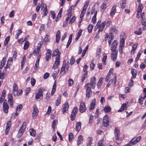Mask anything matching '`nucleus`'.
<instances>
[{"label": "nucleus", "mask_w": 146, "mask_h": 146, "mask_svg": "<svg viewBox=\"0 0 146 146\" xmlns=\"http://www.w3.org/2000/svg\"><path fill=\"white\" fill-rule=\"evenodd\" d=\"M135 33L137 35H139L141 34V28H139L138 29V31H136L135 32Z\"/></svg>", "instance_id": "obj_53"}, {"label": "nucleus", "mask_w": 146, "mask_h": 146, "mask_svg": "<svg viewBox=\"0 0 146 146\" xmlns=\"http://www.w3.org/2000/svg\"><path fill=\"white\" fill-rule=\"evenodd\" d=\"M89 1H88L85 3L84 5L83 9H84L86 10V9L87 8L89 4Z\"/></svg>", "instance_id": "obj_59"}, {"label": "nucleus", "mask_w": 146, "mask_h": 146, "mask_svg": "<svg viewBox=\"0 0 146 146\" xmlns=\"http://www.w3.org/2000/svg\"><path fill=\"white\" fill-rule=\"evenodd\" d=\"M103 124L104 126L107 127L108 125L109 119L108 115H106L104 118L103 119Z\"/></svg>", "instance_id": "obj_13"}, {"label": "nucleus", "mask_w": 146, "mask_h": 146, "mask_svg": "<svg viewBox=\"0 0 146 146\" xmlns=\"http://www.w3.org/2000/svg\"><path fill=\"white\" fill-rule=\"evenodd\" d=\"M60 53L58 49H56L53 52L52 54V57L56 56V58L55 62L54 63L52 68L55 70L58 68L60 63Z\"/></svg>", "instance_id": "obj_1"}, {"label": "nucleus", "mask_w": 146, "mask_h": 146, "mask_svg": "<svg viewBox=\"0 0 146 146\" xmlns=\"http://www.w3.org/2000/svg\"><path fill=\"white\" fill-rule=\"evenodd\" d=\"M96 80V78L95 77L92 78L90 79V85L92 89H94L96 85V83L95 82Z\"/></svg>", "instance_id": "obj_11"}, {"label": "nucleus", "mask_w": 146, "mask_h": 146, "mask_svg": "<svg viewBox=\"0 0 146 146\" xmlns=\"http://www.w3.org/2000/svg\"><path fill=\"white\" fill-rule=\"evenodd\" d=\"M42 88H40L38 90V92L37 93L36 95L35 98L36 99H38L41 97H42L43 93L42 92Z\"/></svg>", "instance_id": "obj_16"}, {"label": "nucleus", "mask_w": 146, "mask_h": 146, "mask_svg": "<svg viewBox=\"0 0 146 146\" xmlns=\"http://www.w3.org/2000/svg\"><path fill=\"white\" fill-rule=\"evenodd\" d=\"M87 72H86L85 73H84L83 75L82 76V77L81 80L82 82H83L85 80L86 78L87 77Z\"/></svg>", "instance_id": "obj_47"}, {"label": "nucleus", "mask_w": 146, "mask_h": 146, "mask_svg": "<svg viewBox=\"0 0 146 146\" xmlns=\"http://www.w3.org/2000/svg\"><path fill=\"white\" fill-rule=\"evenodd\" d=\"M40 58V56H38L37 57V60L36 61V62L35 65V68H36L38 67L39 65V62Z\"/></svg>", "instance_id": "obj_39"}, {"label": "nucleus", "mask_w": 146, "mask_h": 146, "mask_svg": "<svg viewBox=\"0 0 146 146\" xmlns=\"http://www.w3.org/2000/svg\"><path fill=\"white\" fill-rule=\"evenodd\" d=\"M78 110V108L76 107H74L73 108L71 115V120H73L75 118L76 114L77 113Z\"/></svg>", "instance_id": "obj_4"}, {"label": "nucleus", "mask_w": 146, "mask_h": 146, "mask_svg": "<svg viewBox=\"0 0 146 146\" xmlns=\"http://www.w3.org/2000/svg\"><path fill=\"white\" fill-rule=\"evenodd\" d=\"M29 46V42L28 41H26L25 43L24 46V49L26 50L28 48Z\"/></svg>", "instance_id": "obj_36"}, {"label": "nucleus", "mask_w": 146, "mask_h": 146, "mask_svg": "<svg viewBox=\"0 0 146 146\" xmlns=\"http://www.w3.org/2000/svg\"><path fill=\"white\" fill-rule=\"evenodd\" d=\"M104 143L103 139H102L99 141L98 143V146H103Z\"/></svg>", "instance_id": "obj_57"}, {"label": "nucleus", "mask_w": 146, "mask_h": 146, "mask_svg": "<svg viewBox=\"0 0 146 146\" xmlns=\"http://www.w3.org/2000/svg\"><path fill=\"white\" fill-rule=\"evenodd\" d=\"M107 5L105 3H103L101 6L100 8L101 10H105L106 8Z\"/></svg>", "instance_id": "obj_48"}, {"label": "nucleus", "mask_w": 146, "mask_h": 146, "mask_svg": "<svg viewBox=\"0 0 146 146\" xmlns=\"http://www.w3.org/2000/svg\"><path fill=\"white\" fill-rule=\"evenodd\" d=\"M8 102L10 106H12V102L13 101V98L12 94L11 93H9L8 96Z\"/></svg>", "instance_id": "obj_20"}, {"label": "nucleus", "mask_w": 146, "mask_h": 146, "mask_svg": "<svg viewBox=\"0 0 146 146\" xmlns=\"http://www.w3.org/2000/svg\"><path fill=\"white\" fill-rule=\"evenodd\" d=\"M43 12V14L42 15V17H43L44 16L46 15L48 13L47 7L46 6L45 7Z\"/></svg>", "instance_id": "obj_43"}, {"label": "nucleus", "mask_w": 146, "mask_h": 146, "mask_svg": "<svg viewBox=\"0 0 146 146\" xmlns=\"http://www.w3.org/2000/svg\"><path fill=\"white\" fill-rule=\"evenodd\" d=\"M38 110L36 105H34L33 106V117L34 119L36 118L38 114Z\"/></svg>", "instance_id": "obj_7"}, {"label": "nucleus", "mask_w": 146, "mask_h": 146, "mask_svg": "<svg viewBox=\"0 0 146 146\" xmlns=\"http://www.w3.org/2000/svg\"><path fill=\"white\" fill-rule=\"evenodd\" d=\"M142 52H139L137 54V57L135 59V61H137L138 60L139 58L140 57V56Z\"/></svg>", "instance_id": "obj_63"}, {"label": "nucleus", "mask_w": 146, "mask_h": 146, "mask_svg": "<svg viewBox=\"0 0 146 146\" xmlns=\"http://www.w3.org/2000/svg\"><path fill=\"white\" fill-rule=\"evenodd\" d=\"M143 8V6L142 4L141 3H140L137 9V12H138V13H141Z\"/></svg>", "instance_id": "obj_35"}, {"label": "nucleus", "mask_w": 146, "mask_h": 146, "mask_svg": "<svg viewBox=\"0 0 146 146\" xmlns=\"http://www.w3.org/2000/svg\"><path fill=\"white\" fill-rule=\"evenodd\" d=\"M131 73L132 75V76L131 77V79H134L135 78L137 75V71L136 70L132 69L131 70Z\"/></svg>", "instance_id": "obj_26"}, {"label": "nucleus", "mask_w": 146, "mask_h": 146, "mask_svg": "<svg viewBox=\"0 0 146 146\" xmlns=\"http://www.w3.org/2000/svg\"><path fill=\"white\" fill-rule=\"evenodd\" d=\"M29 132L31 136L34 137L35 136L36 131L33 128H31L30 129Z\"/></svg>", "instance_id": "obj_30"}, {"label": "nucleus", "mask_w": 146, "mask_h": 146, "mask_svg": "<svg viewBox=\"0 0 146 146\" xmlns=\"http://www.w3.org/2000/svg\"><path fill=\"white\" fill-rule=\"evenodd\" d=\"M23 107L22 105H20L18 106H17L16 108V111H19L21 110Z\"/></svg>", "instance_id": "obj_61"}, {"label": "nucleus", "mask_w": 146, "mask_h": 146, "mask_svg": "<svg viewBox=\"0 0 146 146\" xmlns=\"http://www.w3.org/2000/svg\"><path fill=\"white\" fill-rule=\"evenodd\" d=\"M96 15H96V14L95 13L92 19V22L93 23H94L96 22Z\"/></svg>", "instance_id": "obj_55"}, {"label": "nucleus", "mask_w": 146, "mask_h": 146, "mask_svg": "<svg viewBox=\"0 0 146 146\" xmlns=\"http://www.w3.org/2000/svg\"><path fill=\"white\" fill-rule=\"evenodd\" d=\"M88 48V45H87L86 46V47L85 49L83 50V52L82 53V57H83L85 54V53L87 50Z\"/></svg>", "instance_id": "obj_45"}, {"label": "nucleus", "mask_w": 146, "mask_h": 146, "mask_svg": "<svg viewBox=\"0 0 146 146\" xmlns=\"http://www.w3.org/2000/svg\"><path fill=\"white\" fill-rule=\"evenodd\" d=\"M90 84L89 83L86 84L85 87H87L86 90V96L87 98H89L92 95V91L91 88L89 87Z\"/></svg>", "instance_id": "obj_2"}, {"label": "nucleus", "mask_w": 146, "mask_h": 146, "mask_svg": "<svg viewBox=\"0 0 146 146\" xmlns=\"http://www.w3.org/2000/svg\"><path fill=\"white\" fill-rule=\"evenodd\" d=\"M69 106L68 103L67 102H66L64 103V107L62 110V112L63 113H64L66 112V111L68 109Z\"/></svg>", "instance_id": "obj_24"}, {"label": "nucleus", "mask_w": 146, "mask_h": 146, "mask_svg": "<svg viewBox=\"0 0 146 146\" xmlns=\"http://www.w3.org/2000/svg\"><path fill=\"white\" fill-rule=\"evenodd\" d=\"M40 46H37V48L36 50L35 49L33 51V54L35 56H40L41 57V54L40 53Z\"/></svg>", "instance_id": "obj_10"}, {"label": "nucleus", "mask_w": 146, "mask_h": 146, "mask_svg": "<svg viewBox=\"0 0 146 146\" xmlns=\"http://www.w3.org/2000/svg\"><path fill=\"white\" fill-rule=\"evenodd\" d=\"M118 42L116 40H114L112 43L110 48V50L111 51L114 50H117L116 48L117 46Z\"/></svg>", "instance_id": "obj_14"}, {"label": "nucleus", "mask_w": 146, "mask_h": 146, "mask_svg": "<svg viewBox=\"0 0 146 146\" xmlns=\"http://www.w3.org/2000/svg\"><path fill=\"white\" fill-rule=\"evenodd\" d=\"M72 34H71L69 36V40L66 45V48H68L70 44L72 41Z\"/></svg>", "instance_id": "obj_33"}, {"label": "nucleus", "mask_w": 146, "mask_h": 146, "mask_svg": "<svg viewBox=\"0 0 146 146\" xmlns=\"http://www.w3.org/2000/svg\"><path fill=\"white\" fill-rule=\"evenodd\" d=\"M57 122V120L56 119L54 120L52 122V127L54 129L55 128V126L56 125V123Z\"/></svg>", "instance_id": "obj_60"}, {"label": "nucleus", "mask_w": 146, "mask_h": 146, "mask_svg": "<svg viewBox=\"0 0 146 146\" xmlns=\"http://www.w3.org/2000/svg\"><path fill=\"white\" fill-rule=\"evenodd\" d=\"M50 39V36L49 35H46L44 39V40L45 42H48Z\"/></svg>", "instance_id": "obj_62"}, {"label": "nucleus", "mask_w": 146, "mask_h": 146, "mask_svg": "<svg viewBox=\"0 0 146 146\" xmlns=\"http://www.w3.org/2000/svg\"><path fill=\"white\" fill-rule=\"evenodd\" d=\"M5 57H4L1 61L0 69H1L3 68V67L5 64Z\"/></svg>", "instance_id": "obj_31"}, {"label": "nucleus", "mask_w": 146, "mask_h": 146, "mask_svg": "<svg viewBox=\"0 0 146 146\" xmlns=\"http://www.w3.org/2000/svg\"><path fill=\"white\" fill-rule=\"evenodd\" d=\"M85 103L84 102H80V105L79 111L80 113H82L84 112L86 110Z\"/></svg>", "instance_id": "obj_6"}, {"label": "nucleus", "mask_w": 146, "mask_h": 146, "mask_svg": "<svg viewBox=\"0 0 146 146\" xmlns=\"http://www.w3.org/2000/svg\"><path fill=\"white\" fill-rule=\"evenodd\" d=\"M126 104H123L120 108V109L118 110V111L119 112H121L123 111L126 107Z\"/></svg>", "instance_id": "obj_37"}, {"label": "nucleus", "mask_w": 146, "mask_h": 146, "mask_svg": "<svg viewBox=\"0 0 146 146\" xmlns=\"http://www.w3.org/2000/svg\"><path fill=\"white\" fill-rule=\"evenodd\" d=\"M113 38V35L112 33H110L109 34V36L108 38V44L109 45H110L111 43V40H112Z\"/></svg>", "instance_id": "obj_29"}, {"label": "nucleus", "mask_w": 146, "mask_h": 146, "mask_svg": "<svg viewBox=\"0 0 146 146\" xmlns=\"http://www.w3.org/2000/svg\"><path fill=\"white\" fill-rule=\"evenodd\" d=\"M60 32L59 30L57 31L56 35V42L58 43L60 40Z\"/></svg>", "instance_id": "obj_23"}, {"label": "nucleus", "mask_w": 146, "mask_h": 146, "mask_svg": "<svg viewBox=\"0 0 146 146\" xmlns=\"http://www.w3.org/2000/svg\"><path fill=\"white\" fill-rule=\"evenodd\" d=\"M96 100L95 99H94L91 102L89 106V110H93L95 107Z\"/></svg>", "instance_id": "obj_15"}, {"label": "nucleus", "mask_w": 146, "mask_h": 146, "mask_svg": "<svg viewBox=\"0 0 146 146\" xmlns=\"http://www.w3.org/2000/svg\"><path fill=\"white\" fill-rule=\"evenodd\" d=\"M57 138L56 134L55 133H54L52 137V141L54 142L56 140Z\"/></svg>", "instance_id": "obj_64"}, {"label": "nucleus", "mask_w": 146, "mask_h": 146, "mask_svg": "<svg viewBox=\"0 0 146 146\" xmlns=\"http://www.w3.org/2000/svg\"><path fill=\"white\" fill-rule=\"evenodd\" d=\"M104 110L105 112H109L111 110V108L110 106H107L105 107Z\"/></svg>", "instance_id": "obj_42"}, {"label": "nucleus", "mask_w": 146, "mask_h": 146, "mask_svg": "<svg viewBox=\"0 0 146 146\" xmlns=\"http://www.w3.org/2000/svg\"><path fill=\"white\" fill-rule=\"evenodd\" d=\"M110 82H111V84H112L114 87L116 86V78H112Z\"/></svg>", "instance_id": "obj_34"}, {"label": "nucleus", "mask_w": 146, "mask_h": 146, "mask_svg": "<svg viewBox=\"0 0 146 146\" xmlns=\"http://www.w3.org/2000/svg\"><path fill=\"white\" fill-rule=\"evenodd\" d=\"M11 125V121H8L7 123L6 126V128L5 130V133L6 134H8V132L9 131L10 129Z\"/></svg>", "instance_id": "obj_19"}, {"label": "nucleus", "mask_w": 146, "mask_h": 146, "mask_svg": "<svg viewBox=\"0 0 146 146\" xmlns=\"http://www.w3.org/2000/svg\"><path fill=\"white\" fill-rule=\"evenodd\" d=\"M107 56L106 54H105V56H104L103 58L102 59V61L103 64L104 65L106 64V62L107 59Z\"/></svg>", "instance_id": "obj_49"}, {"label": "nucleus", "mask_w": 146, "mask_h": 146, "mask_svg": "<svg viewBox=\"0 0 146 146\" xmlns=\"http://www.w3.org/2000/svg\"><path fill=\"white\" fill-rule=\"evenodd\" d=\"M56 80H55L54 81V85H53V87H52V92L51 93V95H53V94L55 93V92L56 91Z\"/></svg>", "instance_id": "obj_25"}, {"label": "nucleus", "mask_w": 146, "mask_h": 146, "mask_svg": "<svg viewBox=\"0 0 146 146\" xmlns=\"http://www.w3.org/2000/svg\"><path fill=\"white\" fill-rule=\"evenodd\" d=\"M114 134L115 139L117 140L118 139L120 136L119 131V130L116 127L115 128Z\"/></svg>", "instance_id": "obj_21"}, {"label": "nucleus", "mask_w": 146, "mask_h": 146, "mask_svg": "<svg viewBox=\"0 0 146 146\" xmlns=\"http://www.w3.org/2000/svg\"><path fill=\"white\" fill-rule=\"evenodd\" d=\"M73 6H71L69 10L68 11V13L67 14V17L66 19V21H67L71 17V12L72 10V7Z\"/></svg>", "instance_id": "obj_17"}, {"label": "nucleus", "mask_w": 146, "mask_h": 146, "mask_svg": "<svg viewBox=\"0 0 146 146\" xmlns=\"http://www.w3.org/2000/svg\"><path fill=\"white\" fill-rule=\"evenodd\" d=\"M111 51L112 52L111 54V58L113 60L115 61L117 57L118 51L117 50H114Z\"/></svg>", "instance_id": "obj_12"}, {"label": "nucleus", "mask_w": 146, "mask_h": 146, "mask_svg": "<svg viewBox=\"0 0 146 146\" xmlns=\"http://www.w3.org/2000/svg\"><path fill=\"white\" fill-rule=\"evenodd\" d=\"M3 112L5 113H7L8 112V110L9 108V106L7 103V101L5 100L3 104Z\"/></svg>", "instance_id": "obj_5"}, {"label": "nucleus", "mask_w": 146, "mask_h": 146, "mask_svg": "<svg viewBox=\"0 0 146 146\" xmlns=\"http://www.w3.org/2000/svg\"><path fill=\"white\" fill-rule=\"evenodd\" d=\"M59 70H58L54 72L52 74V76L54 80L56 78V76H57Z\"/></svg>", "instance_id": "obj_50"}, {"label": "nucleus", "mask_w": 146, "mask_h": 146, "mask_svg": "<svg viewBox=\"0 0 146 146\" xmlns=\"http://www.w3.org/2000/svg\"><path fill=\"white\" fill-rule=\"evenodd\" d=\"M126 0H122L120 3V6L122 9H124L126 5Z\"/></svg>", "instance_id": "obj_28"}, {"label": "nucleus", "mask_w": 146, "mask_h": 146, "mask_svg": "<svg viewBox=\"0 0 146 146\" xmlns=\"http://www.w3.org/2000/svg\"><path fill=\"white\" fill-rule=\"evenodd\" d=\"M107 76H108L110 79H111L112 78H113V79L114 78L113 77V73H110V72H108Z\"/></svg>", "instance_id": "obj_52"}, {"label": "nucleus", "mask_w": 146, "mask_h": 146, "mask_svg": "<svg viewBox=\"0 0 146 146\" xmlns=\"http://www.w3.org/2000/svg\"><path fill=\"white\" fill-rule=\"evenodd\" d=\"M141 136H139L136 139H135V138H133L130 141L129 144L130 145V146H131L132 145L137 143L141 139Z\"/></svg>", "instance_id": "obj_8"}, {"label": "nucleus", "mask_w": 146, "mask_h": 146, "mask_svg": "<svg viewBox=\"0 0 146 146\" xmlns=\"http://www.w3.org/2000/svg\"><path fill=\"white\" fill-rule=\"evenodd\" d=\"M68 86H72L74 83V81L73 80L71 79H69L68 81Z\"/></svg>", "instance_id": "obj_51"}, {"label": "nucleus", "mask_w": 146, "mask_h": 146, "mask_svg": "<svg viewBox=\"0 0 146 146\" xmlns=\"http://www.w3.org/2000/svg\"><path fill=\"white\" fill-rule=\"evenodd\" d=\"M18 87L15 83H14L13 85V94L14 96H17L18 92Z\"/></svg>", "instance_id": "obj_9"}, {"label": "nucleus", "mask_w": 146, "mask_h": 146, "mask_svg": "<svg viewBox=\"0 0 146 146\" xmlns=\"http://www.w3.org/2000/svg\"><path fill=\"white\" fill-rule=\"evenodd\" d=\"M26 123L24 122L23 123L22 126L21 127L19 131L18 136L19 137H21L25 129L26 128Z\"/></svg>", "instance_id": "obj_3"}, {"label": "nucleus", "mask_w": 146, "mask_h": 146, "mask_svg": "<svg viewBox=\"0 0 146 146\" xmlns=\"http://www.w3.org/2000/svg\"><path fill=\"white\" fill-rule=\"evenodd\" d=\"M96 14V15H97V11H96L95 10V8L94 7H92V11L91 12V14L92 15L93 14H94V15L95 14Z\"/></svg>", "instance_id": "obj_56"}, {"label": "nucleus", "mask_w": 146, "mask_h": 146, "mask_svg": "<svg viewBox=\"0 0 146 146\" xmlns=\"http://www.w3.org/2000/svg\"><path fill=\"white\" fill-rule=\"evenodd\" d=\"M10 39V37L9 36H7L5 39V41L4 43V44L7 45Z\"/></svg>", "instance_id": "obj_58"}, {"label": "nucleus", "mask_w": 146, "mask_h": 146, "mask_svg": "<svg viewBox=\"0 0 146 146\" xmlns=\"http://www.w3.org/2000/svg\"><path fill=\"white\" fill-rule=\"evenodd\" d=\"M116 12V6H113L110 11V16L111 17H113L115 14Z\"/></svg>", "instance_id": "obj_22"}, {"label": "nucleus", "mask_w": 146, "mask_h": 146, "mask_svg": "<svg viewBox=\"0 0 146 146\" xmlns=\"http://www.w3.org/2000/svg\"><path fill=\"white\" fill-rule=\"evenodd\" d=\"M92 141V138L90 137L88 138V140L87 142V146H91Z\"/></svg>", "instance_id": "obj_38"}, {"label": "nucleus", "mask_w": 146, "mask_h": 146, "mask_svg": "<svg viewBox=\"0 0 146 146\" xmlns=\"http://www.w3.org/2000/svg\"><path fill=\"white\" fill-rule=\"evenodd\" d=\"M68 138L70 142H71V141L74 138V135L72 133H69L68 135Z\"/></svg>", "instance_id": "obj_41"}, {"label": "nucleus", "mask_w": 146, "mask_h": 146, "mask_svg": "<svg viewBox=\"0 0 146 146\" xmlns=\"http://www.w3.org/2000/svg\"><path fill=\"white\" fill-rule=\"evenodd\" d=\"M61 103V100H60V98H58V99L56 100L55 104H56V106H58Z\"/></svg>", "instance_id": "obj_54"}, {"label": "nucleus", "mask_w": 146, "mask_h": 146, "mask_svg": "<svg viewBox=\"0 0 146 146\" xmlns=\"http://www.w3.org/2000/svg\"><path fill=\"white\" fill-rule=\"evenodd\" d=\"M101 48H99L97 51L96 57L99 58L100 57V54L101 52Z\"/></svg>", "instance_id": "obj_46"}, {"label": "nucleus", "mask_w": 146, "mask_h": 146, "mask_svg": "<svg viewBox=\"0 0 146 146\" xmlns=\"http://www.w3.org/2000/svg\"><path fill=\"white\" fill-rule=\"evenodd\" d=\"M83 139V136L82 135H80L78 136L77 141V144L78 145H79L81 143V142L82 141Z\"/></svg>", "instance_id": "obj_32"}, {"label": "nucleus", "mask_w": 146, "mask_h": 146, "mask_svg": "<svg viewBox=\"0 0 146 146\" xmlns=\"http://www.w3.org/2000/svg\"><path fill=\"white\" fill-rule=\"evenodd\" d=\"M81 123L80 122L77 123L76 125V131H79L81 128Z\"/></svg>", "instance_id": "obj_27"}, {"label": "nucleus", "mask_w": 146, "mask_h": 146, "mask_svg": "<svg viewBox=\"0 0 146 146\" xmlns=\"http://www.w3.org/2000/svg\"><path fill=\"white\" fill-rule=\"evenodd\" d=\"M22 31L21 29H19L15 36V38L17 39L19 35L21 34Z\"/></svg>", "instance_id": "obj_44"}, {"label": "nucleus", "mask_w": 146, "mask_h": 146, "mask_svg": "<svg viewBox=\"0 0 146 146\" xmlns=\"http://www.w3.org/2000/svg\"><path fill=\"white\" fill-rule=\"evenodd\" d=\"M47 52L46 54L45 58L46 61H48L51 57L52 52L49 49H47Z\"/></svg>", "instance_id": "obj_18"}, {"label": "nucleus", "mask_w": 146, "mask_h": 146, "mask_svg": "<svg viewBox=\"0 0 146 146\" xmlns=\"http://www.w3.org/2000/svg\"><path fill=\"white\" fill-rule=\"evenodd\" d=\"M93 28V26L92 25L90 24L89 25L88 27V30L89 33H90L91 32Z\"/></svg>", "instance_id": "obj_40"}]
</instances>
